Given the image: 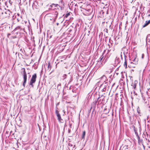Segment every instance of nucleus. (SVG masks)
<instances>
[{
    "label": "nucleus",
    "instance_id": "obj_25",
    "mask_svg": "<svg viewBox=\"0 0 150 150\" xmlns=\"http://www.w3.org/2000/svg\"><path fill=\"white\" fill-rule=\"evenodd\" d=\"M47 68H48V70H49V71H50L51 68V66L50 62H49L48 63V64L47 65Z\"/></svg>",
    "mask_w": 150,
    "mask_h": 150
},
{
    "label": "nucleus",
    "instance_id": "obj_61",
    "mask_svg": "<svg viewBox=\"0 0 150 150\" xmlns=\"http://www.w3.org/2000/svg\"><path fill=\"white\" fill-rule=\"evenodd\" d=\"M30 4V0L29 1V4Z\"/></svg>",
    "mask_w": 150,
    "mask_h": 150
},
{
    "label": "nucleus",
    "instance_id": "obj_23",
    "mask_svg": "<svg viewBox=\"0 0 150 150\" xmlns=\"http://www.w3.org/2000/svg\"><path fill=\"white\" fill-rule=\"evenodd\" d=\"M130 64L128 65V67H135V66L136 65L133 63L132 62H130Z\"/></svg>",
    "mask_w": 150,
    "mask_h": 150
},
{
    "label": "nucleus",
    "instance_id": "obj_6",
    "mask_svg": "<svg viewBox=\"0 0 150 150\" xmlns=\"http://www.w3.org/2000/svg\"><path fill=\"white\" fill-rule=\"evenodd\" d=\"M12 19L15 21L18 22L22 19V16L19 13H15L13 16Z\"/></svg>",
    "mask_w": 150,
    "mask_h": 150
},
{
    "label": "nucleus",
    "instance_id": "obj_43",
    "mask_svg": "<svg viewBox=\"0 0 150 150\" xmlns=\"http://www.w3.org/2000/svg\"><path fill=\"white\" fill-rule=\"evenodd\" d=\"M35 3L34 2L33 4L32 5V6H33V8H34L35 7Z\"/></svg>",
    "mask_w": 150,
    "mask_h": 150
},
{
    "label": "nucleus",
    "instance_id": "obj_41",
    "mask_svg": "<svg viewBox=\"0 0 150 150\" xmlns=\"http://www.w3.org/2000/svg\"><path fill=\"white\" fill-rule=\"evenodd\" d=\"M72 91L74 93H76V91L75 89H73L72 90Z\"/></svg>",
    "mask_w": 150,
    "mask_h": 150
},
{
    "label": "nucleus",
    "instance_id": "obj_45",
    "mask_svg": "<svg viewBox=\"0 0 150 150\" xmlns=\"http://www.w3.org/2000/svg\"><path fill=\"white\" fill-rule=\"evenodd\" d=\"M68 145L69 146H70L71 147L73 146V145L72 144H71L70 143H69Z\"/></svg>",
    "mask_w": 150,
    "mask_h": 150
},
{
    "label": "nucleus",
    "instance_id": "obj_7",
    "mask_svg": "<svg viewBox=\"0 0 150 150\" xmlns=\"http://www.w3.org/2000/svg\"><path fill=\"white\" fill-rule=\"evenodd\" d=\"M103 95H102L101 96H99L97 99V100H96L97 103V105L98 106V105L100 104H103L104 103L105 99L104 97H103Z\"/></svg>",
    "mask_w": 150,
    "mask_h": 150
},
{
    "label": "nucleus",
    "instance_id": "obj_47",
    "mask_svg": "<svg viewBox=\"0 0 150 150\" xmlns=\"http://www.w3.org/2000/svg\"><path fill=\"white\" fill-rule=\"evenodd\" d=\"M109 28L111 29V30L112 29V27H111V25H110V26H109Z\"/></svg>",
    "mask_w": 150,
    "mask_h": 150
},
{
    "label": "nucleus",
    "instance_id": "obj_40",
    "mask_svg": "<svg viewBox=\"0 0 150 150\" xmlns=\"http://www.w3.org/2000/svg\"><path fill=\"white\" fill-rule=\"evenodd\" d=\"M25 41L27 42H28V40L26 38V37H25Z\"/></svg>",
    "mask_w": 150,
    "mask_h": 150
},
{
    "label": "nucleus",
    "instance_id": "obj_58",
    "mask_svg": "<svg viewBox=\"0 0 150 150\" xmlns=\"http://www.w3.org/2000/svg\"><path fill=\"white\" fill-rule=\"evenodd\" d=\"M121 59H122V55H121Z\"/></svg>",
    "mask_w": 150,
    "mask_h": 150
},
{
    "label": "nucleus",
    "instance_id": "obj_50",
    "mask_svg": "<svg viewBox=\"0 0 150 150\" xmlns=\"http://www.w3.org/2000/svg\"><path fill=\"white\" fill-rule=\"evenodd\" d=\"M71 132V130L70 129H68V133H70Z\"/></svg>",
    "mask_w": 150,
    "mask_h": 150
},
{
    "label": "nucleus",
    "instance_id": "obj_3",
    "mask_svg": "<svg viewBox=\"0 0 150 150\" xmlns=\"http://www.w3.org/2000/svg\"><path fill=\"white\" fill-rule=\"evenodd\" d=\"M37 78V74L36 73L34 74H33L32 77L30 79V81L29 85L30 87L33 88L34 85L33 83H35L36 81V79Z\"/></svg>",
    "mask_w": 150,
    "mask_h": 150
},
{
    "label": "nucleus",
    "instance_id": "obj_12",
    "mask_svg": "<svg viewBox=\"0 0 150 150\" xmlns=\"http://www.w3.org/2000/svg\"><path fill=\"white\" fill-rule=\"evenodd\" d=\"M59 7H60L61 10H63L64 8V2L62 0L59 3V6H58Z\"/></svg>",
    "mask_w": 150,
    "mask_h": 150
},
{
    "label": "nucleus",
    "instance_id": "obj_1",
    "mask_svg": "<svg viewBox=\"0 0 150 150\" xmlns=\"http://www.w3.org/2000/svg\"><path fill=\"white\" fill-rule=\"evenodd\" d=\"M101 80L103 82L100 85V89L102 92L108 91L109 88L110 83L108 81L106 76L105 75L103 76L101 78Z\"/></svg>",
    "mask_w": 150,
    "mask_h": 150
},
{
    "label": "nucleus",
    "instance_id": "obj_28",
    "mask_svg": "<svg viewBox=\"0 0 150 150\" xmlns=\"http://www.w3.org/2000/svg\"><path fill=\"white\" fill-rule=\"evenodd\" d=\"M67 74H64L62 76V77L63 78V80H64V79H65L67 78Z\"/></svg>",
    "mask_w": 150,
    "mask_h": 150
},
{
    "label": "nucleus",
    "instance_id": "obj_16",
    "mask_svg": "<svg viewBox=\"0 0 150 150\" xmlns=\"http://www.w3.org/2000/svg\"><path fill=\"white\" fill-rule=\"evenodd\" d=\"M137 129H134V131L135 134L137 136V139L138 140V141H139L140 137L139 136L137 132Z\"/></svg>",
    "mask_w": 150,
    "mask_h": 150
},
{
    "label": "nucleus",
    "instance_id": "obj_62",
    "mask_svg": "<svg viewBox=\"0 0 150 150\" xmlns=\"http://www.w3.org/2000/svg\"><path fill=\"white\" fill-rule=\"evenodd\" d=\"M66 122L65 126V125H66Z\"/></svg>",
    "mask_w": 150,
    "mask_h": 150
},
{
    "label": "nucleus",
    "instance_id": "obj_11",
    "mask_svg": "<svg viewBox=\"0 0 150 150\" xmlns=\"http://www.w3.org/2000/svg\"><path fill=\"white\" fill-rule=\"evenodd\" d=\"M96 104L97 102H96V100H95L91 104V109H92V113H93L94 112L95 109Z\"/></svg>",
    "mask_w": 150,
    "mask_h": 150
},
{
    "label": "nucleus",
    "instance_id": "obj_46",
    "mask_svg": "<svg viewBox=\"0 0 150 150\" xmlns=\"http://www.w3.org/2000/svg\"><path fill=\"white\" fill-rule=\"evenodd\" d=\"M61 86V84L60 83L58 84L57 85V88H59V86Z\"/></svg>",
    "mask_w": 150,
    "mask_h": 150
},
{
    "label": "nucleus",
    "instance_id": "obj_26",
    "mask_svg": "<svg viewBox=\"0 0 150 150\" xmlns=\"http://www.w3.org/2000/svg\"><path fill=\"white\" fill-rule=\"evenodd\" d=\"M17 36H11L9 38V39H10L11 40H12L13 39H15V38H17Z\"/></svg>",
    "mask_w": 150,
    "mask_h": 150
},
{
    "label": "nucleus",
    "instance_id": "obj_42",
    "mask_svg": "<svg viewBox=\"0 0 150 150\" xmlns=\"http://www.w3.org/2000/svg\"><path fill=\"white\" fill-rule=\"evenodd\" d=\"M11 35V34H10V33H8V34H7V37H8V38H9L10 37H9V36L10 35Z\"/></svg>",
    "mask_w": 150,
    "mask_h": 150
},
{
    "label": "nucleus",
    "instance_id": "obj_32",
    "mask_svg": "<svg viewBox=\"0 0 150 150\" xmlns=\"http://www.w3.org/2000/svg\"><path fill=\"white\" fill-rule=\"evenodd\" d=\"M72 76H71L70 77L69 81V83L71 82L72 81Z\"/></svg>",
    "mask_w": 150,
    "mask_h": 150
},
{
    "label": "nucleus",
    "instance_id": "obj_13",
    "mask_svg": "<svg viewBox=\"0 0 150 150\" xmlns=\"http://www.w3.org/2000/svg\"><path fill=\"white\" fill-rule=\"evenodd\" d=\"M146 44L147 45H150V34L147 35L146 38Z\"/></svg>",
    "mask_w": 150,
    "mask_h": 150
},
{
    "label": "nucleus",
    "instance_id": "obj_34",
    "mask_svg": "<svg viewBox=\"0 0 150 150\" xmlns=\"http://www.w3.org/2000/svg\"><path fill=\"white\" fill-rule=\"evenodd\" d=\"M104 31L106 32L107 33H108V30L107 29H105L104 30Z\"/></svg>",
    "mask_w": 150,
    "mask_h": 150
},
{
    "label": "nucleus",
    "instance_id": "obj_60",
    "mask_svg": "<svg viewBox=\"0 0 150 150\" xmlns=\"http://www.w3.org/2000/svg\"><path fill=\"white\" fill-rule=\"evenodd\" d=\"M49 10H52V9L51 8H50L49 9Z\"/></svg>",
    "mask_w": 150,
    "mask_h": 150
},
{
    "label": "nucleus",
    "instance_id": "obj_59",
    "mask_svg": "<svg viewBox=\"0 0 150 150\" xmlns=\"http://www.w3.org/2000/svg\"><path fill=\"white\" fill-rule=\"evenodd\" d=\"M64 112V114H65V112L64 111V110H63Z\"/></svg>",
    "mask_w": 150,
    "mask_h": 150
},
{
    "label": "nucleus",
    "instance_id": "obj_53",
    "mask_svg": "<svg viewBox=\"0 0 150 150\" xmlns=\"http://www.w3.org/2000/svg\"><path fill=\"white\" fill-rule=\"evenodd\" d=\"M53 6V5H52V4L51 5H50V6L51 8H52Z\"/></svg>",
    "mask_w": 150,
    "mask_h": 150
},
{
    "label": "nucleus",
    "instance_id": "obj_57",
    "mask_svg": "<svg viewBox=\"0 0 150 150\" xmlns=\"http://www.w3.org/2000/svg\"><path fill=\"white\" fill-rule=\"evenodd\" d=\"M71 124H70V127L71 128Z\"/></svg>",
    "mask_w": 150,
    "mask_h": 150
},
{
    "label": "nucleus",
    "instance_id": "obj_24",
    "mask_svg": "<svg viewBox=\"0 0 150 150\" xmlns=\"http://www.w3.org/2000/svg\"><path fill=\"white\" fill-rule=\"evenodd\" d=\"M137 112L139 115L141 116L142 115V114L140 112V110L139 108V107H137Z\"/></svg>",
    "mask_w": 150,
    "mask_h": 150
},
{
    "label": "nucleus",
    "instance_id": "obj_31",
    "mask_svg": "<svg viewBox=\"0 0 150 150\" xmlns=\"http://www.w3.org/2000/svg\"><path fill=\"white\" fill-rule=\"evenodd\" d=\"M52 5L54 6V7H57V6H59V4H52Z\"/></svg>",
    "mask_w": 150,
    "mask_h": 150
},
{
    "label": "nucleus",
    "instance_id": "obj_54",
    "mask_svg": "<svg viewBox=\"0 0 150 150\" xmlns=\"http://www.w3.org/2000/svg\"><path fill=\"white\" fill-rule=\"evenodd\" d=\"M61 88V86H59V88H58L59 91L60 89Z\"/></svg>",
    "mask_w": 150,
    "mask_h": 150
},
{
    "label": "nucleus",
    "instance_id": "obj_15",
    "mask_svg": "<svg viewBox=\"0 0 150 150\" xmlns=\"http://www.w3.org/2000/svg\"><path fill=\"white\" fill-rule=\"evenodd\" d=\"M12 14V12L8 10L6 11L5 12V16L6 18H9L10 17L11 14Z\"/></svg>",
    "mask_w": 150,
    "mask_h": 150
},
{
    "label": "nucleus",
    "instance_id": "obj_33",
    "mask_svg": "<svg viewBox=\"0 0 150 150\" xmlns=\"http://www.w3.org/2000/svg\"><path fill=\"white\" fill-rule=\"evenodd\" d=\"M148 24L146 23H145L144 24V25L143 26V27L144 28L146 26H147L148 25Z\"/></svg>",
    "mask_w": 150,
    "mask_h": 150
},
{
    "label": "nucleus",
    "instance_id": "obj_35",
    "mask_svg": "<svg viewBox=\"0 0 150 150\" xmlns=\"http://www.w3.org/2000/svg\"><path fill=\"white\" fill-rule=\"evenodd\" d=\"M146 23L148 25L150 23V20L148 21H146Z\"/></svg>",
    "mask_w": 150,
    "mask_h": 150
},
{
    "label": "nucleus",
    "instance_id": "obj_9",
    "mask_svg": "<svg viewBox=\"0 0 150 150\" xmlns=\"http://www.w3.org/2000/svg\"><path fill=\"white\" fill-rule=\"evenodd\" d=\"M81 11L84 14L86 15L89 14L91 12L90 9H88V10L85 8H82L81 7Z\"/></svg>",
    "mask_w": 150,
    "mask_h": 150
},
{
    "label": "nucleus",
    "instance_id": "obj_39",
    "mask_svg": "<svg viewBox=\"0 0 150 150\" xmlns=\"http://www.w3.org/2000/svg\"><path fill=\"white\" fill-rule=\"evenodd\" d=\"M92 110V109H91V108H90V109L88 111V114H89L91 112V110Z\"/></svg>",
    "mask_w": 150,
    "mask_h": 150
},
{
    "label": "nucleus",
    "instance_id": "obj_44",
    "mask_svg": "<svg viewBox=\"0 0 150 150\" xmlns=\"http://www.w3.org/2000/svg\"><path fill=\"white\" fill-rule=\"evenodd\" d=\"M109 42L112 45V42H113V41L112 40L111 41H110V38L109 39Z\"/></svg>",
    "mask_w": 150,
    "mask_h": 150
},
{
    "label": "nucleus",
    "instance_id": "obj_21",
    "mask_svg": "<svg viewBox=\"0 0 150 150\" xmlns=\"http://www.w3.org/2000/svg\"><path fill=\"white\" fill-rule=\"evenodd\" d=\"M108 45L109 46V49H108V50L107 53H109L111 50H112L113 51H114V50H115V49L114 48H113V49H110L111 48V47H112V46H110L109 44H108Z\"/></svg>",
    "mask_w": 150,
    "mask_h": 150
},
{
    "label": "nucleus",
    "instance_id": "obj_55",
    "mask_svg": "<svg viewBox=\"0 0 150 150\" xmlns=\"http://www.w3.org/2000/svg\"><path fill=\"white\" fill-rule=\"evenodd\" d=\"M68 31H69V32H70L71 31V29H69Z\"/></svg>",
    "mask_w": 150,
    "mask_h": 150
},
{
    "label": "nucleus",
    "instance_id": "obj_49",
    "mask_svg": "<svg viewBox=\"0 0 150 150\" xmlns=\"http://www.w3.org/2000/svg\"><path fill=\"white\" fill-rule=\"evenodd\" d=\"M144 57V54H142V58H143Z\"/></svg>",
    "mask_w": 150,
    "mask_h": 150
},
{
    "label": "nucleus",
    "instance_id": "obj_18",
    "mask_svg": "<svg viewBox=\"0 0 150 150\" xmlns=\"http://www.w3.org/2000/svg\"><path fill=\"white\" fill-rule=\"evenodd\" d=\"M108 6L107 4H106L105 5L104 7L103 8V9L104 10H103L102 11H103V13L104 12H103V11H107V13H108V11L109 8H108Z\"/></svg>",
    "mask_w": 150,
    "mask_h": 150
},
{
    "label": "nucleus",
    "instance_id": "obj_14",
    "mask_svg": "<svg viewBox=\"0 0 150 150\" xmlns=\"http://www.w3.org/2000/svg\"><path fill=\"white\" fill-rule=\"evenodd\" d=\"M115 62V65H117L118 64H120V59L118 57H116Z\"/></svg>",
    "mask_w": 150,
    "mask_h": 150
},
{
    "label": "nucleus",
    "instance_id": "obj_56",
    "mask_svg": "<svg viewBox=\"0 0 150 150\" xmlns=\"http://www.w3.org/2000/svg\"><path fill=\"white\" fill-rule=\"evenodd\" d=\"M75 145H74V146L73 147V148H75ZM72 150H74L73 149H72Z\"/></svg>",
    "mask_w": 150,
    "mask_h": 150
},
{
    "label": "nucleus",
    "instance_id": "obj_52",
    "mask_svg": "<svg viewBox=\"0 0 150 150\" xmlns=\"http://www.w3.org/2000/svg\"><path fill=\"white\" fill-rule=\"evenodd\" d=\"M132 127H133L134 128V129H137V128H135V127L134 125L132 126Z\"/></svg>",
    "mask_w": 150,
    "mask_h": 150
},
{
    "label": "nucleus",
    "instance_id": "obj_29",
    "mask_svg": "<svg viewBox=\"0 0 150 150\" xmlns=\"http://www.w3.org/2000/svg\"><path fill=\"white\" fill-rule=\"evenodd\" d=\"M70 12H69L66 13L64 16V18H67L70 15Z\"/></svg>",
    "mask_w": 150,
    "mask_h": 150
},
{
    "label": "nucleus",
    "instance_id": "obj_5",
    "mask_svg": "<svg viewBox=\"0 0 150 150\" xmlns=\"http://www.w3.org/2000/svg\"><path fill=\"white\" fill-rule=\"evenodd\" d=\"M58 108L57 107H56V110L55 111V114L57 117V120L60 123H63L64 122L62 118L61 115L59 113V112L58 110Z\"/></svg>",
    "mask_w": 150,
    "mask_h": 150
},
{
    "label": "nucleus",
    "instance_id": "obj_30",
    "mask_svg": "<svg viewBox=\"0 0 150 150\" xmlns=\"http://www.w3.org/2000/svg\"><path fill=\"white\" fill-rule=\"evenodd\" d=\"M103 58V55H102L100 57L99 59V62H101V61L102 60Z\"/></svg>",
    "mask_w": 150,
    "mask_h": 150
},
{
    "label": "nucleus",
    "instance_id": "obj_10",
    "mask_svg": "<svg viewBox=\"0 0 150 150\" xmlns=\"http://www.w3.org/2000/svg\"><path fill=\"white\" fill-rule=\"evenodd\" d=\"M129 60L131 61L130 62H133L135 65H137L138 64V59L135 57L132 58L129 57Z\"/></svg>",
    "mask_w": 150,
    "mask_h": 150
},
{
    "label": "nucleus",
    "instance_id": "obj_19",
    "mask_svg": "<svg viewBox=\"0 0 150 150\" xmlns=\"http://www.w3.org/2000/svg\"><path fill=\"white\" fill-rule=\"evenodd\" d=\"M123 53L124 54L127 55L128 53V50L127 49L124 48L123 49Z\"/></svg>",
    "mask_w": 150,
    "mask_h": 150
},
{
    "label": "nucleus",
    "instance_id": "obj_64",
    "mask_svg": "<svg viewBox=\"0 0 150 150\" xmlns=\"http://www.w3.org/2000/svg\"><path fill=\"white\" fill-rule=\"evenodd\" d=\"M149 148L150 149V146L149 147Z\"/></svg>",
    "mask_w": 150,
    "mask_h": 150
},
{
    "label": "nucleus",
    "instance_id": "obj_4",
    "mask_svg": "<svg viewBox=\"0 0 150 150\" xmlns=\"http://www.w3.org/2000/svg\"><path fill=\"white\" fill-rule=\"evenodd\" d=\"M21 71L22 72H23V86L24 87L25 86V84L26 82L27 79V76L26 73L25 71V69L24 68H22L21 69Z\"/></svg>",
    "mask_w": 150,
    "mask_h": 150
},
{
    "label": "nucleus",
    "instance_id": "obj_2",
    "mask_svg": "<svg viewBox=\"0 0 150 150\" xmlns=\"http://www.w3.org/2000/svg\"><path fill=\"white\" fill-rule=\"evenodd\" d=\"M13 32H14L17 35L19 34L20 35H22L24 34L23 33L25 31L24 28H21L20 26H18L15 29Z\"/></svg>",
    "mask_w": 150,
    "mask_h": 150
},
{
    "label": "nucleus",
    "instance_id": "obj_20",
    "mask_svg": "<svg viewBox=\"0 0 150 150\" xmlns=\"http://www.w3.org/2000/svg\"><path fill=\"white\" fill-rule=\"evenodd\" d=\"M109 112V109L107 108H105L104 110V113L105 114H107Z\"/></svg>",
    "mask_w": 150,
    "mask_h": 150
},
{
    "label": "nucleus",
    "instance_id": "obj_63",
    "mask_svg": "<svg viewBox=\"0 0 150 150\" xmlns=\"http://www.w3.org/2000/svg\"><path fill=\"white\" fill-rule=\"evenodd\" d=\"M132 71H134V70H133V69H132Z\"/></svg>",
    "mask_w": 150,
    "mask_h": 150
},
{
    "label": "nucleus",
    "instance_id": "obj_27",
    "mask_svg": "<svg viewBox=\"0 0 150 150\" xmlns=\"http://www.w3.org/2000/svg\"><path fill=\"white\" fill-rule=\"evenodd\" d=\"M124 66L125 67V68H126L127 67V60H125V62L124 64Z\"/></svg>",
    "mask_w": 150,
    "mask_h": 150
},
{
    "label": "nucleus",
    "instance_id": "obj_37",
    "mask_svg": "<svg viewBox=\"0 0 150 150\" xmlns=\"http://www.w3.org/2000/svg\"><path fill=\"white\" fill-rule=\"evenodd\" d=\"M124 57H125V60H127L126 58H127V55L124 54Z\"/></svg>",
    "mask_w": 150,
    "mask_h": 150
},
{
    "label": "nucleus",
    "instance_id": "obj_38",
    "mask_svg": "<svg viewBox=\"0 0 150 150\" xmlns=\"http://www.w3.org/2000/svg\"><path fill=\"white\" fill-rule=\"evenodd\" d=\"M8 2H9V4H10L11 5L12 4V1H11V0H8Z\"/></svg>",
    "mask_w": 150,
    "mask_h": 150
},
{
    "label": "nucleus",
    "instance_id": "obj_51",
    "mask_svg": "<svg viewBox=\"0 0 150 150\" xmlns=\"http://www.w3.org/2000/svg\"><path fill=\"white\" fill-rule=\"evenodd\" d=\"M20 50L21 52L23 53V50L22 49H20Z\"/></svg>",
    "mask_w": 150,
    "mask_h": 150
},
{
    "label": "nucleus",
    "instance_id": "obj_8",
    "mask_svg": "<svg viewBox=\"0 0 150 150\" xmlns=\"http://www.w3.org/2000/svg\"><path fill=\"white\" fill-rule=\"evenodd\" d=\"M54 12H53L52 13H49L48 15L49 16L52 17L53 18V19H56L57 18L58 13L57 11L55 10H54Z\"/></svg>",
    "mask_w": 150,
    "mask_h": 150
},
{
    "label": "nucleus",
    "instance_id": "obj_17",
    "mask_svg": "<svg viewBox=\"0 0 150 150\" xmlns=\"http://www.w3.org/2000/svg\"><path fill=\"white\" fill-rule=\"evenodd\" d=\"M137 81H135L134 83H132V84L131 86L133 87L134 89H135L136 88L137 84Z\"/></svg>",
    "mask_w": 150,
    "mask_h": 150
},
{
    "label": "nucleus",
    "instance_id": "obj_36",
    "mask_svg": "<svg viewBox=\"0 0 150 150\" xmlns=\"http://www.w3.org/2000/svg\"><path fill=\"white\" fill-rule=\"evenodd\" d=\"M146 23L148 25L150 23V20L148 21H146Z\"/></svg>",
    "mask_w": 150,
    "mask_h": 150
},
{
    "label": "nucleus",
    "instance_id": "obj_22",
    "mask_svg": "<svg viewBox=\"0 0 150 150\" xmlns=\"http://www.w3.org/2000/svg\"><path fill=\"white\" fill-rule=\"evenodd\" d=\"M86 135V132L85 131H84L81 136V139L84 140L85 139V136Z\"/></svg>",
    "mask_w": 150,
    "mask_h": 150
},
{
    "label": "nucleus",
    "instance_id": "obj_48",
    "mask_svg": "<svg viewBox=\"0 0 150 150\" xmlns=\"http://www.w3.org/2000/svg\"><path fill=\"white\" fill-rule=\"evenodd\" d=\"M57 7V8H55V9H59V8H60V7H59V6H57V7Z\"/></svg>",
    "mask_w": 150,
    "mask_h": 150
}]
</instances>
